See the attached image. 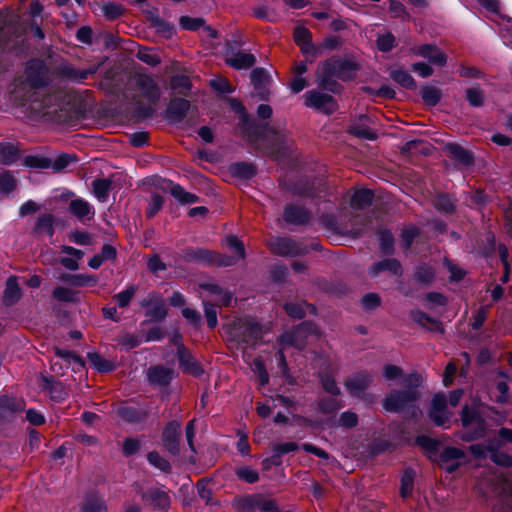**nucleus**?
<instances>
[{
    "label": "nucleus",
    "instance_id": "de8ad7c7",
    "mask_svg": "<svg viewBox=\"0 0 512 512\" xmlns=\"http://www.w3.org/2000/svg\"><path fill=\"white\" fill-rule=\"evenodd\" d=\"M61 279L63 281L69 282L74 286H85L88 284H94L96 282L95 277L84 274L66 275Z\"/></svg>",
    "mask_w": 512,
    "mask_h": 512
},
{
    "label": "nucleus",
    "instance_id": "7ed1b4c3",
    "mask_svg": "<svg viewBox=\"0 0 512 512\" xmlns=\"http://www.w3.org/2000/svg\"><path fill=\"white\" fill-rule=\"evenodd\" d=\"M420 382L421 378L416 374H411L403 379V383L411 387H417ZM417 397L418 393L413 388H409L404 392L394 391L383 400V407L385 410L390 412H400L405 408L410 407Z\"/></svg>",
    "mask_w": 512,
    "mask_h": 512
},
{
    "label": "nucleus",
    "instance_id": "6e6d98bb",
    "mask_svg": "<svg viewBox=\"0 0 512 512\" xmlns=\"http://www.w3.org/2000/svg\"><path fill=\"white\" fill-rule=\"evenodd\" d=\"M53 297L59 301L73 302L76 294L69 288L59 286L54 289Z\"/></svg>",
    "mask_w": 512,
    "mask_h": 512
},
{
    "label": "nucleus",
    "instance_id": "3c124183",
    "mask_svg": "<svg viewBox=\"0 0 512 512\" xmlns=\"http://www.w3.org/2000/svg\"><path fill=\"white\" fill-rule=\"evenodd\" d=\"M496 482L491 484L489 491H484V494L500 495L503 493L510 492L511 489L508 487L507 479L503 476L495 477Z\"/></svg>",
    "mask_w": 512,
    "mask_h": 512
},
{
    "label": "nucleus",
    "instance_id": "c85d7f7f",
    "mask_svg": "<svg viewBox=\"0 0 512 512\" xmlns=\"http://www.w3.org/2000/svg\"><path fill=\"white\" fill-rule=\"evenodd\" d=\"M21 297V289L17 283V278L11 276L7 279L6 288L3 295V301L6 305L16 303Z\"/></svg>",
    "mask_w": 512,
    "mask_h": 512
},
{
    "label": "nucleus",
    "instance_id": "09e8293b",
    "mask_svg": "<svg viewBox=\"0 0 512 512\" xmlns=\"http://www.w3.org/2000/svg\"><path fill=\"white\" fill-rule=\"evenodd\" d=\"M76 160L74 155L71 154H61L57 156L54 160H52L51 168L55 172H61L65 168L69 166L70 163Z\"/></svg>",
    "mask_w": 512,
    "mask_h": 512
},
{
    "label": "nucleus",
    "instance_id": "2eb2a0df",
    "mask_svg": "<svg viewBox=\"0 0 512 512\" xmlns=\"http://www.w3.org/2000/svg\"><path fill=\"white\" fill-rule=\"evenodd\" d=\"M372 382V376L366 372H360L347 379L345 386L348 392L360 397Z\"/></svg>",
    "mask_w": 512,
    "mask_h": 512
},
{
    "label": "nucleus",
    "instance_id": "9b49d317",
    "mask_svg": "<svg viewBox=\"0 0 512 512\" xmlns=\"http://www.w3.org/2000/svg\"><path fill=\"white\" fill-rule=\"evenodd\" d=\"M447 400L444 394H436L431 402L430 419L438 426H443L449 419Z\"/></svg>",
    "mask_w": 512,
    "mask_h": 512
},
{
    "label": "nucleus",
    "instance_id": "c03bdc74",
    "mask_svg": "<svg viewBox=\"0 0 512 512\" xmlns=\"http://www.w3.org/2000/svg\"><path fill=\"white\" fill-rule=\"evenodd\" d=\"M53 216L51 214L41 215L36 224V229L39 233L47 234L48 236L53 235Z\"/></svg>",
    "mask_w": 512,
    "mask_h": 512
},
{
    "label": "nucleus",
    "instance_id": "412c9836",
    "mask_svg": "<svg viewBox=\"0 0 512 512\" xmlns=\"http://www.w3.org/2000/svg\"><path fill=\"white\" fill-rule=\"evenodd\" d=\"M69 211L78 219H92L94 216V208L90 203L82 198L74 199L69 204Z\"/></svg>",
    "mask_w": 512,
    "mask_h": 512
},
{
    "label": "nucleus",
    "instance_id": "bb28decb",
    "mask_svg": "<svg viewBox=\"0 0 512 512\" xmlns=\"http://www.w3.org/2000/svg\"><path fill=\"white\" fill-rule=\"evenodd\" d=\"M144 498L150 502L154 507L159 509H165L170 505V497L169 495L158 488H154L149 490Z\"/></svg>",
    "mask_w": 512,
    "mask_h": 512
},
{
    "label": "nucleus",
    "instance_id": "72a5a7b5",
    "mask_svg": "<svg viewBox=\"0 0 512 512\" xmlns=\"http://www.w3.org/2000/svg\"><path fill=\"white\" fill-rule=\"evenodd\" d=\"M287 314L293 318H302L306 315L307 311L314 312V307L305 303H287L285 305Z\"/></svg>",
    "mask_w": 512,
    "mask_h": 512
},
{
    "label": "nucleus",
    "instance_id": "f03ea898",
    "mask_svg": "<svg viewBox=\"0 0 512 512\" xmlns=\"http://www.w3.org/2000/svg\"><path fill=\"white\" fill-rule=\"evenodd\" d=\"M512 443V430L508 428H501L499 431V439H493L484 444H473L470 446V451L476 457H486L489 455L490 459L501 466H512V456L500 451L503 443Z\"/></svg>",
    "mask_w": 512,
    "mask_h": 512
},
{
    "label": "nucleus",
    "instance_id": "5701e85b",
    "mask_svg": "<svg viewBox=\"0 0 512 512\" xmlns=\"http://www.w3.org/2000/svg\"><path fill=\"white\" fill-rule=\"evenodd\" d=\"M174 377V371L162 366L152 367L148 371V379L154 385H167Z\"/></svg>",
    "mask_w": 512,
    "mask_h": 512
},
{
    "label": "nucleus",
    "instance_id": "a211bd4d",
    "mask_svg": "<svg viewBox=\"0 0 512 512\" xmlns=\"http://www.w3.org/2000/svg\"><path fill=\"white\" fill-rule=\"evenodd\" d=\"M181 425L179 422H171L163 431V442L165 447L173 454L178 452V439Z\"/></svg>",
    "mask_w": 512,
    "mask_h": 512
},
{
    "label": "nucleus",
    "instance_id": "49530a36",
    "mask_svg": "<svg viewBox=\"0 0 512 512\" xmlns=\"http://www.w3.org/2000/svg\"><path fill=\"white\" fill-rule=\"evenodd\" d=\"M237 477L247 483H254L258 481V472L249 466H241L235 470Z\"/></svg>",
    "mask_w": 512,
    "mask_h": 512
},
{
    "label": "nucleus",
    "instance_id": "603ef678",
    "mask_svg": "<svg viewBox=\"0 0 512 512\" xmlns=\"http://www.w3.org/2000/svg\"><path fill=\"white\" fill-rule=\"evenodd\" d=\"M148 462L162 472H166L170 468L169 462L160 456L157 452H150L147 456Z\"/></svg>",
    "mask_w": 512,
    "mask_h": 512
},
{
    "label": "nucleus",
    "instance_id": "ea45409f",
    "mask_svg": "<svg viewBox=\"0 0 512 512\" xmlns=\"http://www.w3.org/2000/svg\"><path fill=\"white\" fill-rule=\"evenodd\" d=\"M88 359L93 367L99 372H109L114 368L110 361L106 360L98 353H88Z\"/></svg>",
    "mask_w": 512,
    "mask_h": 512
},
{
    "label": "nucleus",
    "instance_id": "13d9d810",
    "mask_svg": "<svg viewBox=\"0 0 512 512\" xmlns=\"http://www.w3.org/2000/svg\"><path fill=\"white\" fill-rule=\"evenodd\" d=\"M163 204L164 200L162 196L158 194L153 195L146 211L147 217H154L161 210Z\"/></svg>",
    "mask_w": 512,
    "mask_h": 512
},
{
    "label": "nucleus",
    "instance_id": "b1692460",
    "mask_svg": "<svg viewBox=\"0 0 512 512\" xmlns=\"http://www.w3.org/2000/svg\"><path fill=\"white\" fill-rule=\"evenodd\" d=\"M178 359L182 370L186 373L199 376L202 373V369L194 358L185 351L183 346L178 347Z\"/></svg>",
    "mask_w": 512,
    "mask_h": 512
},
{
    "label": "nucleus",
    "instance_id": "a878e982",
    "mask_svg": "<svg viewBox=\"0 0 512 512\" xmlns=\"http://www.w3.org/2000/svg\"><path fill=\"white\" fill-rule=\"evenodd\" d=\"M167 188L170 194L180 204H192L198 201V197L195 194L187 192L182 186L173 182H168Z\"/></svg>",
    "mask_w": 512,
    "mask_h": 512
},
{
    "label": "nucleus",
    "instance_id": "f8f14e48",
    "mask_svg": "<svg viewBox=\"0 0 512 512\" xmlns=\"http://www.w3.org/2000/svg\"><path fill=\"white\" fill-rule=\"evenodd\" d=\"M464 453L461 449L455 447H448L440 454V466L451 473L455 471L464 461Z\"/></svg>",
    "mask_w": 512,
    "mask_h": 512
},
{
    "label": "nucleus",
    "instance_id": "473e14b6",
    "mask_svg": "<svg viewBox=\"0 0 512 512\" xmlns=\"http://www.w3.org/2000/svg\"><path fill=\"white\" fill-rule=\"evenodd\" d=\"M18 159V149L11 143H0V161L10 165Z\"/></svg>",
    "mask_w": 512,
    "mask_h": 512
},
{
    "label": "nucleus",
    "instance_id": "20e7f679",
    "mask_svg": "<svg viewBox=\"0 0 512 512\" xmlns=\"http://www.w3.org/2000/svg\"><path fill=\"white\" fill-rule=\"evenodd\" d=\"M317 334V327L310 322H303L292 331L284 333L280 339L282 349L279 352V365L283 367V369L286 367V360L283 353V349L286 346L302 349L305 346V339Z\"/></svg>",
    "mask_w": 512,
    "mask_h": 512
},
{
    "label": "nucleus",
    "instance_id": "69168bd1",
    "mask_svg": "<svg viewBox=\"0 0 512 512\" xmlns=\"http://www.w3.org/2000/svg\"><path fill=\"white\" fill-rule=\"evenodd\" d=\"M380 248L384 253H391L393 251V236L389 231H382L379 237Z\"/></svg>",
    "mask_w": 512,
    "mask_h": 512
},
{
    "label": "nucleus",
    "instance_id": "f3484780",
    "mask_svg": "<svg viewBox=\"0 0 512 512\" xmlns=\"http://www.w3.org/2000/svg\"><path fill=\"white\" fill-rule=\"evenodd\" d=\"M142 306L147 308L146 315L154 320H162L167 315L164 301L156 295H151L142 301Z\"/></svg>",
    "mask_w": 512,
    "mask_h": 512
},
{
    "label": "nucleus",
    "instance_id": "58836bf2",
    "mask_svg": "<svg viewBox=\"0 0 512 512\" xmlns=\"http://www.w3.org/2000/svg\"><path fill=\"white\" fill-rule=\"evenodd\" d=\"M421 96L427 105L434 106L441 99V91L434 86H424L421 88Z\"/></svg>",
    "mask_w": 512,
    "mask_h": 512
},
{
    "label": "nucleus",
    "instance_id": "37998d69",
    "mask_svg": "<svg viewBox=\"0 0 512 512\" xmlns=\"http://www.w3.org/2000/svg\"><path fill=\"white\" fill-rule=\"evenodd\" d=\"M415 277L421 283H430L435 277V269L427 264L419 265L416 269Z\"/></svg>",
    "mask_w": 512,
    "mask_h": 512
},
{
    "label": "nucleus",
    "instance_id": "a18cd8bd",
    "mask_svg": "<svg viewBox=\"0 0 512 512\" xmlns=\"http://www.w3.org/2000/svg\"><path fill=\"white\" fill-rule=\"evenodd\" d=\"M101 11L107 19L113 20L120 17L124 9L120 4L108 2L102 5Z\"/></svg>",
    "mask_w": 512,
    "mask_h": 512
},
{
    "label": "nucleus",
    "instance_id": "e2e57ef3",
    "mask_svg": "<svg viewBox=\"0 0 512 512\" xmlns=\"http://www.w3.org/2000/svg\"><path fill=\"white\" fill-rule=\"evenodd\" d=\"M383 377L387 381L401 379L403 371L400 367L395 365H385L383 368Z\"/></svg>",
    "mask_w": 512,
    "mask_h": 512
},
{
    "label": "nucleus",
    "instance_id": "393cba45",
    "mask_svg": "<svg viewBox=\"0 0 512 512\" xmlns=\"http://www.w3.org/2000/svg\"><path fill=\"white\" fill-rule=\"evenodd\" d=\"M382 271H389L393 275L398 276L402 274V267L396 259H385L370 268V274L372 276H376Z\"/></svg>",
    "mask_w": 512,
    "mask_h": 512
},
{
    "label": "nucleus",
    "instance_id": "e433bc0d",
    "mask_svg": "<svg viewBox=\"0 0 512 512\" xmlns=\"http://www.w3.org/2000/svg\"><path fill=\"white\" fill-rule=\"evenodd\" d=\"M23 163L30 168L46 169L51 166L52 159L43 155H28L24 158Z\"/></svg>",
    "mask_w": 512,
    "mask_h": 512
},
{
    "label": "nucleus",
    "instance_id": "338daca9",
    "mask_svg": "<svg viewBox=\"0 0 512 512\" xmlns=\"http://www.w3.org/2000/svg\"><path fill=\"white\" fill-rule=\"evenodd\" d=\"M445 265L450 273L449 278L451 281H460L466 274V272L455 263L446 260Z\"/></svg>",
    "mask_w": 512,
    "mask_h": 512
},
{
    "label": "nucleus",
    "instance_id": "052dcab7",
    "mask_svg": "<svg viewBox=\"0 0 512 512\" xmlns=\"http://www.w3.org/2000/svg\"><path fill=\"white\" fill-rule=\"evenodd\" d=\"M252 370L259 377V383L265 385L269 381V375L265 369L263 362L260 359H255L252 365Z\"/></svg>",
    "mask_w": 512,
    "mask_h": 512
},
{
    "label": "nucleus",
    "instance_id": "6ab92c4d",
    "mask_svg": "<svg viewBox=\"0 0 512 512\" xmlns=\"http://www.w3.org/2000/svg\"><path fill=\"white\" fill-rule=\"evenodd\" d=\"M298 448L299 446L295 442H284L275 444L272 448V456L269 459L263 461L264 467L268 468L270 465H280L281 457L284 454L296 451Z\"/></svg>",
    "mask_w": 512,
    "mask_h": 512
},
{
    "label": "nucleus",
    "instance_id": "4c0bfd02",
    "mask_svg": "<svg viewBox=\"0 0 512 512\" xmlns=\"http://www.w3.org/2000/svg\"><path fill=\"white\" fill-rule=\"evenodd\" d=\"M230 105H231V108L240 115V121H241V129H242V132L247 134V136L249 137V139L251 141H254L248 131V128L246 126L249 125V118H248V114L246 113V110L244 108V106L239 102L237 101L236 99H230Z\"/></svg>",
    "mask_w": 512,
    "mask_h": 512
},
{
    "label": "nucleus",
    "instance_id": "4be33fe9",
    "mask_svg": "<svg viewBox=\"0 0 512 512\" xmlns=\"http://www.w3.org/2000/svg\"><path fill=\"white\" fill-rule=\"evenodd\" d=\"M370 118L362 115L359 117L358 122L353 123L349 131L351 134L367 140H374L376 138V134L369 127Z\"/></svg>",
    "mask_w": 512,
    "mask_h": 512
},
{
    "label": "nucleus",
    "instance_id": "a19ab883",
    "mask_svg": "<svg viewBox=\"0 0 512 512\" xmlns=\"http://www.w3.org/2000/svg\"><path fill=\"white\" fill-rule=\"evenodd\" d=\"M391 77L395 82L399 83L401 86H403L407 89H412V88H415V86H416L414 79L405 70H402V69L394 70L391 73Z\"/></svg>",
    "mask_w": 512,
    "mask_h": 512
},
{
    "label": "nucleus",
    "instance_id": "864d4df0",
    "mask_svg": "<svg viewBox=\"0 0 512 512\" xmlns=\"http://www.w3.org/2000/svg\"><path fill=\"white\" fill-rule=\"evenodd\" d=\"M171 88L185 93L190 88V79L185 75H176L171 79Z\"/></svg>",
    "mask_w": 512,
    "mask_h": 512
},
{
    "label": "nucleus",
    "instance_id": "4d7b16f0",
    "mask_svg": "<svg viewBox=\"0 0 512 512\" xmlns=\"http://www.w3.org/2000/svg\"><path fill=\"white\" fill-rule=\"evenodd\" d=\"M394 44H395V38L391 33L386 32V33L378 36L377 46H378L379 50H381L383 52H387L394 47Z\"/></svg>",
    "mask_w": 512,
    "mask_h": 512
},
{
    "label": "nucleus",
    "instance_id": "0e129e2a",
    "mask_svg": "<svg viewBox=\"0 0 512 512\" xmlns=\"http://www.w3.org/2000/svg\"><path fill=\"white\" fill-rule=\"evenodd\" d=\"M233 172L240 177L251 178L255 174V169L251 164L237 163L233 166Z\"/></svg>",
    "mask_w": 512,
    "mask_h": 512
},
{
    "label": "nucleus",
    "instance_id": "5fc2aeb1",
    "mask_svg": "<svg viewBox=\"0 0 512 512\" xmlns=\"http://www.w3.org/2000/svg\"><path fill=\"white\" fill-rule=\"evenodd\" d=\"M16 186V180L9 172L0 173V192L8 193Z\"/></svg>",
    "mask_w": 512,
    "mask_h": 512
},
{
    "label": "nucleus",
    "instance_id": "ddd939ff",
    "mask_svg": "<svg viewBox=\"0 0 512 512\" xmlns=\"http://www.w3.org/2000/svg\"><path fill=\"white\" fill-rule=\"evenodd\" d=\"M413 53L427 59L431 64L444 66L446 64V55L436 46L425 44L414 48Z\"/></svg>",
    "mask_w": 512,
    "mask_h": 512
},
{
    "label": "nucleus",
    "instance_id": "1a4fd4ad",
    "mask_svg": "<svg viewBox=\"0 0 512 512\" xmlns=\"http://www.w3.org/2000/svg\"><path fill=\"white\" fill-rule=\"evenodd\" d=\"M304 103L307 107L330 114L335 110V102L331 95L320 90L312 89L304 94Z\"/></svg>",
    "mask_w": 512,
    "mask_h": 512
},
{
    "label": "nucleus",
    "instance_id": "dca6fc26",
    "mask_svg": "<svg viewBox=\"0 0 512 512\" xmlns=\"http://www.w3.org/2000/svg\"><path fill=\"white\" fill-rule=\"evenodd\" d=\"M294 40L300 46L303 54L316 56L317 48L312 43L310 31L304 26H297L294 30Z\"/></svg>",
    "mask_w": 512,
    "mask_h": 512
},
{
    "label": "nucleus",
    "instance_id": "c756f323",
    "mask_svg": "<svg viewBox=\"0 0 512 512\" xmlns=\"http://www.w3.org/2000/svg\"><path fill=\"white\" fill-rule=\"evenodd\" d=\"M284 219L288 223L301 224L308 221L309 214L302 207L289 205L285 208Z\"/></svg>",
    "mask_w": 512,
    "mask_h": 512
},
{
    "label": "nucleus",
    "instance_id": "9d476101",
    "mask_svg": "<svg viewBox=\"0 0 512 512\" xmlns=\"http://www.w3.org/2000/svg\"><path fill=\"white\" fill-rule=\"evenodd\" d=\"M135 86L149 101L156 102L160 97V90L152 77L146 74H136L133 77Z\"/></svg>",
    "mask_w": 512,
    "mask_h": 512
},
{
    "label": "nucleus",
    "instance_id": "0eeeda50",
    "mask_svg": "<svg viewBox=\"0 0 512 512\" xmlns=\"http://www.w3.org/2000/svg\"><path fill=\"white\" fill-rule=\"evenodd\" d=\"M345 63L341 60H329L320 63L317 69V82L323 88L335 92V79L341 77Z\"/></svg>",
    "mask_w": 512,
    "mask_h": 512
},
{
    "label": "nucleus",
    "instance_id": "8fccbe9b",
    "mask_svg": "<svg viewBox=\"0 0 512 512\" xmlns=\"http://www.w3.org/2000/svg\"><path fill=\"white\" fill-rule=\"evenodd\" d=\"M137 291L136 286H129L125 290L119 292L114 296L115 300L117 301V304L119 307H126L130 303L131 299L135 295Z\"/></svg>",
    "mask_w": 512,
    "mask_h": 512
},
{
    "label": "nucleus",
    "instance_id": "6e6552de",
    "mask_svg": "<svg viewBox=\"0 0 512 512\" xmlns=\"http://www.w3.org/2000/svg\"><path fill=\"white\" fill-rule=\"evenodd\" d=\"M231 335L238 343L254 345L261 337V327L254 321H239L231 328Z\"/></svg>",
    "mask_w": 512,
    "mask_h": 512
},
{
    "label": "nucleus",
    "instance_id": "7c9ffc66",
    "mask_svg": "<svg viewBox=\"0 0 512 512\" xmlns=\"http://www.w3.org/2000/svg\"><path fill=\"white\" fill-rule=\"evenodd\" d=\"M446 148L450 155L460 164L468 166L472 163V154L462 146L458 144H449Z\"/></svg>",
    "mask_w": 512,
    "mask_h": 512
},
{
    "label": "nucleus",
    "instance_id": "aec40b11",
    "mask_svg": "<svg viewBox=\"0 0 512 512\" xmlns=\"http://www.w3.org/2000/svg\"><path fill=\"white\" fill-rule=\"evenodd\" d=\"M189 107L190 104L187 100L182 98L173 99L167 108V118L171 122H179L186 116Z\"/></svg>",
    "mask_w": 512,
    "mask_h": 512
},
{
    "label": "nucleus",
    "instance_id": "f257e3e1",
    "mask_svg": "<svg viewBox=\"0 0 512 512\" xmlns=\"http://www.w3.org/2000/svg\"><path fill=\"white\" fill-rule=\"evenodd\" d=\"M26 80L19 82L12 95L19 104L24 105L30 99L27 95L31 89L43 87L48 83V69L43 61L31 60L28 62L26 71Z\"/></svg>",
    "mask_w": 512,
    "mask_h": 512
},
{
    "label": "nucleus",
    "instance_id": "79ce46f5",
    "mask_svg": "<svg viewBox=\"0 0 512 512\" xmlns=\"http://www.w3.org/2000/svg\"><path fill=\"white\" fill-rule=\"evenodd\" d=\"M414 475L415 473L411 469L406 470L402 475L400 493L403 498L408 497L412 493Z\"/></svg>",
    "mask_w": 512,
    "mask_h": 512
},
{
    "label": "nucleus",
    "instance_id": "2f4dec72",
    "mask_svg": "<svg viewBox=\"0 0 512 512\" xmlns=\"http://www.w3.org/2000/svg\"><path fill=\"white\" fill-rule=\"evenodd\" d=\"M373 200V193L367 189H360L355 191L352 199L351 206L355 209H361L371 204Z\"/></svg>",
    "mask_w": 512,
    "mask_h": 512
},
{
    "label": "nucleus",
    "instance_id": "c9c22d12",
    "mask_svg": "<svg viewBox=\"0 0 512 512\" xmlns=\"http://www.w3.org/2000/svg\"><path fill=\"white\" fill-rule=\"evenodd\" d=\"M93 192L99 201H106L111 189V181L108 179H97L93 182Z\"/></svg>",
    "mask_w": 512,
    "mask_h": 512
},
{
    "label": "nucleus",
    "instance_id": "680f3d73",
    "mask_svg": "<svg viewBox=\"0 0 512 512\" xmlns=\"http://www.w3.org/2000/svg\"><path fill=\"white\" fill-rule=\"evenodd\" d=\"M204 312L209 328L213 329L217 325V309L216 306L208 302H204Z\"/></svg>",
    "mask_w": 512,
    "mask_h": 512
},
{
    "label": "nucleus",
    "instance_id": "774afa93",
    "mask_svg": "<svg viewBox=\"0 0 512 512\" xmlns=\"http://www.w3.org/2000/svg\"><path fill=\"white\" fill-rule=\"evenodd\" d=\"M466 97L472 106H480L483 103V93L479 88H469Z\"/></svg>",
    "mask_w": 512,
    "mask_h": 512
},
{
    "label": "nucleus",
    "instance_id": "f704fd0d",
    "mask_svg": "<svg viewBox=\"0 0 512 512\" xmlns=\"http://www.w3.org/2000/svg\"><path fill=\"white\" fill-rule=\"evenodd\" d=\"M269 81L268 75L262 69H254L251 72V82L255 90L259 91V94L263 97L264 91L266 90V85Z\"/></svg>",
    "mask_w": 512,
    "mask_h": 512
},
{
    "label": "nucleus",
    "instance_id": "423d86ee",
    "mask_svg": "<svg viewBox=\"0 0 512 512\" xmlns=\"http://www.w3.org/2000/svg\"><path fill=\"white\" fill-rule=\"evenodd\" d=\"M461 421L466 430L462 435L463 440L471 441L484 435L486 426L480 417L478 407L465 406L462 410Z\"/></svg>",
    "mask_w": 512,
    "mask_h": 512
},
{
    "label": "nucleus",
    "instance_id": "4468645a",
    "mask_svg": "<svg viewBox=\"0 0 512 512\" xmlns=\"http://www.w3.org/2000/svg\"><path fill=\"white\" fill-rule=\"evenodd\" d=\"M269 247L273 253L283 256H293L301 252V248L290 238L271 239Z\"/></svg>",
    "mask_w": 512,
    "mask_h": 512
},
{
    "label": "nucleus",
    "instance_id": "bf43d9fd",
    "mask_svg": "<svg viewBox=\"0 0 512 512\" xmlns=\"http://www.w3.org/2000/svg\"><path fill=\"white\" fill-rule=\"evenodd\" d=\"M137 56L139 60L150 66H155L160 63V58L158 55L148 49H140Z\"/></svg>",
    "mask_w": 512,
    "mask_h": 512
},
{
    "label": "nucleus",
    "instance_id": "39448f33",
    "mask_svg": "<svg viewBox=\"0 0 512 512\" xmlns=\"http://www.w3.org/2000/svg\"><path fill=\"white\" fill-rule=\"evenodd\" d=\"M227 247L235 254L232 257L213 256L208 250H199L196 258L201 262L215 263L219 266H231L238 260L244 258V246L235 236L226 238Z\"/></svg>",
    "mask_w": 512,
    "mask_h": 512
},
{
    "label": "nucleus",
    "instance_id": "cd10ccee",
    "mask_svg": "<svg viewBox=\"0 0 512 512\" xmlns=\"http://www.w3.org/2000/svg\"><path fill=\"white\" fill-rule=\"evenodd\" d=\"M226 63L235 69H248L255 63V58L249 53H236L226 58Z\"/></svg>",
    "mask_w": 512,
    "mask_h": 512
}]
</instances>
